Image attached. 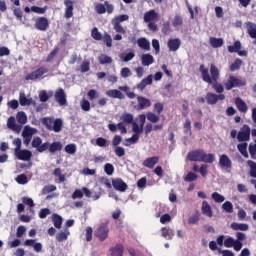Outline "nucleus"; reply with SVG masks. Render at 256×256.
Returning <instances> with one entry per match:
<instances>
[{"label":"nucleus","mask_w":256,"mask_h":256,"mask_svg":"<svg viewBox=\"0 0 256 256\" xmlns=\"http://www.w3.org/2000/svg\"><path fill=\"white\" fill-rule=\"evenodd\" d=\"M199 71L201 73L202 81H204V83H208V85H212L216 93L223 95V91H225V88H223V84L218 82L219 78L221 77V72L219 71V68H217L215 64H211L209 75V68L205 67V65L202 64L199 67Z\"/></svg>","instance_id":"1"},{"label":"nucleus","mask_w":256,"mask_h":256,"mask_svg":"<svg viewBox=\"0 0 256 256\" xmlns=\"http://www.w3.org/2000/svg\"><path fill=\"white\" fill-rule=\"evenodd\" d=\"M188 161L200 162V163H214L215 154L205 153L203 149L192 150L187 154Z\"/></svg>","instance_id":"2"},{"label":"nucleus","mask_w":256,"mask_h":256,"mask_svg":"<svg viewBox=\"0 0 256 256\" xmlns=\"http://www.w3.org/2000/svg\"><path fill=\"white\" fill-rule=\"evenodd\" d=\"M41 123L48 131H54V133H61L63 130V120L61 118L44 117L41 119Z\"/></svg>","instance_id":"3"},{"label":"nucleus","mask_w":256,"mask_h":256,"mask_svg":"<svg viewBox=\"0 0 256 256\" xmlns=\"http://www.w3.org/2000/svg\"><path fill=\"white\" fill-rule=\"evenodd\" d=\"M94 235L99 241H101V243H103V241H107V239H109V222L107 221L100 224Z\"/></svg>","instance_id":"4"},{"label":"nucleus","mask_w":256,"mask_h":256,"mask_svg":"<svg viewBox=\"0 0 256 256\" xmlns=\"http://www.w3.org/2000/svg\"><path fill=\"white\" fill-rule=\"evenodd\" d=\"M45 73H49V69L46 67H39L35 71H32L31 73L27 74L25 79L26 81H36V79H41Z\"/></svg>","instance_id":"5"},{"label":"nucleus","mask_w":256,"mask_h":256,"mask_svg":"<svg viewBox=\"0 0 256 256\" xmlns=\"http://www.w3.org/2000/svg\"><path fill=\"white\" fill-rule=\"evenodd\" d=\"M243 85H245V82L241 81V79L235 76H229V78L224 83L226 91H231V89L235 87H243Z\"/></svg>","instance_id":"6"},{"label":"nucleus","mask_w":256,"mask_h":256,"mask_svg":"<svg viewBox=\"0 0 256 256\" xmlns=\"http://www.w3.org/2000/svg\"><path fill=\"white\" fill-rule=\"evenodd\" d=\"M251 139V128L249 125L244 124L237 135V140L240 143H243V141H249Z\"/></svg>","instance_id":"7"},{"label":"nucleus","mask_w":256,"mask_h":256,"mask_svg":"<svg viewBox=\"0 0 256 256\" xmlns=\"http://www.w3.org/2000/svg\"><path fill=\"white\" fill-rule=\"evenodd\" d=\"M206 101L208 105H217L219 101H225V94H215L208 92L206 94Z\"/></svg>","instance_id":"8"},{"label":"nucleus","mask_w":256,"mask_h":256,"mask_svg":"<svg viewBox=\"0 0 256 256\" xmlns=\"http://www.w3.org/2000/svg\"><path fill=\"white\" fill-rule=\"evenodd\" d=\"M219 165L221 169H226L228 173H231V169L233 167V162L231 158L227 154H222L219 158Z\"/></svg>","instance_id":"9"},{"label":"nucleus","mask_w":256,"mask_h":256,"mask_svg":"<svg viewBox=\"0 0 256 256\" xmlns=\"http://www.w3.org/2000/svg\"><path fill=\"white\" fill-rule=\"evenodd\" d=\"M54 97L61 107L67 105V95L65 94V90H63V88H58L55 91Z\"/></svg>","instance_id":"10"},{"label":"nucleus","mask_w":256,"mask_h":256,"mask_svg":"<svg viewBox=\"0 0 256 256\" xmlns=\"http://www.w3.org/2000/svg\"><path fill=\"white\" fill-rule=\"evenodd\" d=\"M138 104L134 106L136 111H143V109H147V107H151V100L143 96H137Z\"/></svg>","instance_id":"11"},{"label":"nucleus","mask_w":256,"mask_h":256,"mask_svg":"<svg viewBox=\"0 0 256 256\" xmlns=\"http://www.w3.org/2000/svg\"><path fill=\"white\" fill-rule=\"evenodd\" d=\"M112 187L116 190V191H120V193H125V191H127V183H125L123 181V179L121 178H116L112 180Z\"/></svg>","instance_id":"12"},{"label":"nucleus","mask_w":256,"mask_h":256,"mask_svg":"<svg viewBox=\"0 0 256 256\" xmlns=\"http://www.w3.org/2000/svg\"><path fill=\"white\" fill-rule=\"evenodd\" d=\"M35 28L38 31H47L49 29V20L45 17H39L35 22Z\"/></svg>","instance_id":"13"},{"label":"nucleus","mask_w":256,"mask_h":256,"mask_svg":"<svg viewBox=\"0 0 256 256\" xmlns=\"http://www.w3.org/2000/svg\"><path fill=\"white\" fill-rule=\"evenodd\" d=\"M15 155L20 161H31V157H33V153L30 150H18Z\"/></svg>","instance_id":"14"},{"label":"nucleus","mask_w":256,"mask_h":256,"mask_svg":"<svg viewBox=\"0 0 256 256\" xmlns=\"http://www.w3.org/2000/svg\"><path fill=\"white\" fill-rule=\"evenodd\" d=\"M19 103L22 107H29V105H37V102L33 101V98H27L25 93H20Z\"/></svg>","instance_id":"15"},{"label":"nucleus","mask_w":256,"mask_h":256,"mask_svg":"<svg viewBox=\"0 0 256 256\" xmlns=\"http://www.w3.org/2000/svg\"><path fill=\"white\" fill-rule=\"evenodd\" d=\"M7 127L8 129H11L15 133H21V129H23V126L17 125V123L15 122V117L13 116L8 118Z\"/></svg>","instance_id":"16"},{"label":"nucleus","mask_w":256,"mask_h":256,"mask_svg":"<svg viewBox=\"0 0 256 256\" xmlns=\"http://www.w3.org/2000/svg\"><path fill=\"white\" fill-rule=\"evenodd\" d=\"M159 163V156L149 157L145 159L142 163L143 167L148 169H153Z\"/></svg>","instance_id":"17"},{"label":"nucleus","mask_w":256,"mask_h":256,"mask_svg":"<svg viewBox=\"0 0 256 256\" xmlns=\"http://www.w3.org/2000/svg\"><path fill=\"white\" fill-rule=\"evenodd\" d=\"M168 48H169V51H179V47H181V40L178 39V38H171L168 40Z\"/></svg>","instance_id":"18"},{"label":"nucleus","mask_w":256,"mask_h":256,"mask_svg":"<svg viewBox=\"0 0 256 256\" xmlns=\"http://www.w3.org/2000/svg\"><path fill=\"white\" fill-rule=\"evenodd\" d=\"M159 17V14L155 10H149L144 14V23H152Z\"/></svg>","instance_id":"19"},{"label":"nucleus","mask_w":256,"mask_h":256,"mask_svg":"<svg viewBox=\"0 0 256 256\" xmlns=\"http://www.w3.org/2000/svg\"><path fill=\"white\" fill-rule=\"evenodd\" d=\"M235 105L240 113H247L249 111V107H247V103L243 101L240 97L235 99Z\"/></svg>","instance_id":"20"},{"label":"nucleus","mask_w":256,"mask_h":256,"mask_svg":"<svg viewBox=\"0 0 256 256\" xmlns=\"http://www.w3.org/2000/svg\"><path fill=\"white\" fill-rule=\"evenodd\" d=\"M107 97H111L112 99H125V95L123 92L117 89H111L106 91Z\"/></svg>","instance_id":"21"},{"label":"nucleus","mask_w":256,"mask_h":256,"mask_svg":"<svg viewBox=\"0 0 256 256\" xmlns=\"http://www.w3.org/2000/svg\"><path fill=\"white\" fill-rule=\"evenodd\" d=\"M64 5L66 6L65 17L66 19H71V17H73V1L65 0Z\"/></svg>","instance_id":"22"},{"label":"nucleus","mask_w":256,"mask_h":256,"mask_svg":"<svg viewBox=\"0 0 256 256\" xmlns=\"http://www.w3.org/2000/svg\"><path fill=\"white\" fill-rule=\"evenodd\" d=\"M201 212L206 217H213V210L211 209V205H209L208 201L202 202Z\"/></svg>","instance_id":"23"},{"label":"nucleus","mask_w":256,"mask_h":256,"mask_svg":"<svg viewBox=\"0 0 256 256\" xmlns=\"http://www.w3.org/2000/svg\"><path fill=\"white\" fill-rule=\"evenodd\" d=\"M233 231H249V224L232 222L230 225Z\"/></svg>","instance_id":"24"},{"label":"nucleus","mask_w":256,"mask_h":256,"mask_svg":"<svg viewBox=\"0 0 256 256\" xmlns=\"http://www.w3.org/2000/svg\"><path fill=\"white\" fill-rule=\"evenodd\" d=\"M137 45L140 47V49H143L144 51H150L151 50V43L147 38H139L137 40Z\"/></svg>","instance_id":"25"},{"label":"nucleus","mask_w":256,"mask_h":256,"mask_svg":"<svg viewBox=\"0 0 256 256\" xmlns=\"http://www.w3.org/2000/svg\"><path fill=\"white\" fill-rule=\"evenodd\" d=\"M70 235L71 232L66 228L65 231H61L56 235V241H58V243H63V241H67V239H69Z\"/></svg>","instance_id":"26"},{"label":"nucleus","mask_w":256,"mask_h":256,"mask_svg":"<svg viewBox=\"0 0 256 256\" xmlns=\"http://www.w3.org/2000/svg\"><path fill=\"white\" fill-rule=\"evenodd\" d=\"M141 61L144 67H149V65H153L155 59L151 54H143L141 56Z\"/></svg>","instance_id":"27"},{"label":"nucleus","mask_w":256,"mask_h":256,"mask_svg":"<svg viewBox=\"0 0 256 256\" xmlns=\"http://www.w3.org/2000/svg\"><path fill=\"white\" fill-rule=\"evenodd\" d=\"M122 123L126 125H133L134 122V116L131 113H123L122 116L120 117Z\"/></svg>","instance_id":"28"},{"label":"nucleus","mask_w":256,"mask_h":256,"mask_svg":"<svg viewBox=\"0 0 256 256\" xmlns=\"http://www.w3.org/2000/svg\"><path fill=\"white\" fill-rule=\"evenodd\" d=\"M57 151H63V144L59 141H54L49 146V153H57Z\"/></svg>","instance_id":"29"},{"label":"nucleus","mask_w":256,"mask_h":256,"mask_svg":"<svg viewBox=\"0 0 256 256\" xmlns=\"http://www.w3.org/2000/svg\"><path fill=\"white\" fill-rule=\"evenodd\" d=\"M52 222L56 229H61V227L63 225V217H61L59 214H53Z\"/></svg>","instance_id":"30"},{"label":"nucleus","mask_w":256,"mask_h":256,"mask_svg":"<svg viewBox=\"0 0 256 256\" xmlns=\"http://www.w3.org/2000/svg\"><path fill=\"white\" fill-rule=\"evenodd\" d=\"M223 38H215L210 37V45L213 49H219V47H223Z\"/></svg>","instance_id":"31"},{"label":"nucleus","mask_w":256,"mask_h":256,"mask_svg":"<svg viewBox=\"0 0 256 256\" xmlns=\"http://www.w3.org/2000/svg\"><path fill=\"white\" fill-rule=\"evenodd\" d=\"M124 248L121 244H117L115 247L110 249L112 256H123Z\"/></svg>","instance_id":"32"},{"label":"nucleus","mask_w":256,"mask_h":256,"mask_svg":"<svg viewBox=\"0 0 256 256\" xmlns=\"http://www.w3.org/2000/svg\"><path fill=\"white\" fill-rule=\"evenodd\" d=\"M237 149L239 151V153H241V155L243 157H245V159H249V153L247 152V143H240L237 145Z\"/></svg>","instance_id":"33"},{"label":"nucleus","mask_w":256,"mask_h":256,"mask_svg":"<svg viewBox=\"0 0 256 256\" xmlns=\"http://www.w3.org/2000/svg\"><path fill=\"white\" fill-rule=\"evenodd\" d=\"M162 237L164 239L171 240L173 237H175V233H173V230L169 229L168 227H163L162 229Z\"/></svg>","instance_id":"34"},{"label":"nucleus","mask_w":256,"mask_h":256,"mask_svg":"<svg viewBox=\"0 0 256 256\" xmlns=\"http://www.w3.org/2000/svg\"><path fill=\"white\" fill-rule=\"evenodd\" d=\"M16 121L20 124V125H25V123H27V114H25V112L20 111L16 114Z\"/></svg>","instance_id":"35"},{"label":"nucleus","mask_w":256,"mask_h":256,"mask_svg":"<svg viewBox=\"0 0 256 256\" xmlns=\"http://www.w3.org/2000/svg\"><path fill=\"white\" fill-rule=\"evenodd\" d=\"M53 175L55 177H58L57 183H65V181H66L65 174L61 173V168L54 169Z\"/></svg>","instance_id":"36"},{"label":"nucleus","mask_w":256,"mask_h":256,"mask_svg":"<svg viewBox=\"0 0 256 256\" xmlns=\"http://www.w3.org/2000/svg\"><path fill=\"white\" fill-rule=\"evenodd\" d=\"M91 37L95 40V41H103V34H101V32H99V29L97 27H94L91 31Z\"/></svg>","instance_id":"37"},{"label":"nucleus","mask_w":256,"mask_h":256,"mask_svg":"<svg viewBox=\"0 0 256 256\" xmlns=\"http://www.w3.org/2000/svg\"><path fill=\"white\" fill-rule=\"evenodd\" d=\"M119 89L120 91H123L124 93H126V96L128 97V99H135V97H137L135 92H131V90L129 89V86H120Z\"/></svg>","instance_id":"38"},{"label":"nucleus","mask_w":256,"mask_h":256,"mask_svg":"<svg viewBox=\"0 0 256 256\" xmlns=\"http://www.w3.org/2000/svg\"><path fill=\"white\" fill-rule=\"evenodd\" d=\"M241 65H243V60L237 58L229 67L230 71H239L241 69Z\"/></svg>","instance_id":"39"},{"label":"nucleus","mask_w":256,"mask_h":256,"mask_svg":"<svg viewBox=\"0 0 256 256\" xmlns=\"http://www.w3.org/2000/svg\"><path fill=\"white\" fill-rule=\"evenodd\" d=\"M98 61L100 65H106V64L113 63V58H111V56L102 54L101 56H99Z\"/></svg>","instance_id":"40"},{"label":"nucleus","mask_w":256,"mask_h":256,"mask_svg":"<svg viewBox=\"0 0 256 256\" xmlns=\"http://www.w3.org/2000/svg\"><path fill=\"white\" fill-rule=\"evenodd\" d=\"M229 53H239L241 51V42L236 41L234 45L228 46Z\"/></svg>","instance_id":"41"},{"label":"nucleus","mask_w":256,"mask_h":256,"mask_svg":"<svg viewBox=\"0 0 256 256\" xmlns=\"http://www.w3.org/2000/svg\"><path fill=\"white\" fill-rule=\"evenodd\" d=\"M211 198L215 203H223L225 201V196L219 194L218 192L212 193Z\"/></svg>","instance_id":"42"},{"label":"nucleus","mask_w":256,"mask_h":256,"mask_svg":"<svg viewBox=\"0 0 256 256\" xmlns=\"http://www.w3.org/2000/svg\"><path fill=\"white\" fill-rule=\"evenodd\" d=\"M183 130L185 135H190V136L193 135V132L191 131V120L189 119L185 120V123L183 125Z\"/></svg>","instance_id":"43"},{"label":"nucleus","mask_w":256,"mask_h":256,"mask_svg":"<svg viewBox=\"0 0 256 256\" xmlns=\"http://www.w3.org/2000/svg\"><path fill=\"white\" fill-rule=\"evenodd\" d=\"M66 153H69V155H75L77 153V145L75 144H68L64 148Z\"/></svg>","instance_id":"44"},{"label":"nucleus","mask_w":256,"mask_h":256,"mask_svg":"<svg viewBox=\"0 0 256 256\" xmlns=\"http://www.w3.org/2000/svg\"><path fill=\"white\" fill-rule=\"evenodd\" d=\"M247 33L252 39H256V25L255 24H249L247 26Z\"/></svg>","instance_id":"45"},{"label":"nucleus","mask_w":256,"mask_h":256,"mask_svg":"<svg viewBox=\"0 0 256 256\" xmlns=\"http://www.w3.org/2000/svg\"><path fill=\"white\" fill-rule=\"evenodd\" d=\"M35 133V128H31L29 126H25L22 132V137H33Z\"/></svg>","instance_id":"46"},{"label":"nucleus","mask_w":256,"mask_h":256,"mask_svg":"<svg viewBox=\"0 0 256 256\" xmlns=\"http://www.w3.org/2000/svg\"><path fill=\"white\" fill-rule=\"evenodd\" d=\"M247 165L250 167V176L256 179V163L252 160H248Z\"/></svg>","instance_id":"47"},{"label":"nucleus","mask_w":256,"mask_h":256,"mask_svg":"<svg viewBox=\"0 0 256 256\" xmlns=\"http://www.w3.org/2000/svg\"><path fill=\"white\" fill-rule=\"evenodd\" d=\"M42 143H43V139H41V137H34L31 145L34 149H36V151H39V147H41Z\"/></svg>","instance_id":"48"},{"label":"nucleus","mask_w":256,"mask_h":256,"mask_svg":"<svg viewBox=\"0 0 256 256\" xmlns=\"http://www.w3.org/2000/svg\"><path fill=\"white\" fill-rule=\"evenodd\" d=\"M222 209L225 213H233V203L231 201H226L222 204Z\"/></svg>","instance_id":"49"},{"label":"nucleus","mask_w":256,"mask_h":256,"mask_svg":"<svg viewBox=\"0 0 256 256\" xmlns=\"http://www.w3.org/2000/svg\"><path fill=\"white\" fill-rule=\"evenodd\" d=\"M113 28L116 31V33H120L121 35H125L126 31L125 28L119 22H112Z\"/></svg>","instance_id":"50"},{"label":"nucleus","mask_w":256,"mask_h":256,"mask_svg":"<svg viewBox=\"0 0 256 256\" xmlns=\"http://www.w3.org/2000/svg\"><path fill=\"white\" fill-rule=\"evenodd\" d=\"M113 28L116 31V33H120L121 35H125L126 31L125 28L119 22H112Z\"/></svg>","instance_id":"51"},{"label":"nucleus","mask_w":256,"mask_h":256,"mask_svg":"<svg viewBox=\"0 0 256 256\" xmlns=\"http://www.w3.org/2000/svg\"><path fill=\"white\" fill-rule=\"evenodd\" d=\"M123 21H129V15H127V14H121V15H119V16H116V17L112 20V22H114V23H119V24L123 23Z\"/></svg>","instance_id":"52"},{"label":"nucleus","mask_w":256,"mask_h":256,"mask_svg":"<svg viewBox=\"0 0 256 256\" xmlns=\"http://www.w3.org/2000/svg\"><path fill=\"white\" fill-rule=\"evenodd\" d=\"M197 178V174L193 172H188L187 175L184 177V181H186V183H191L193 181H197Z\"/></svg>","instance_id":"53"},{"label":"nucleus","mask_w":256,"mask_h":256,"mask_svg":"<svg viewBox=\"0 0 256 256\" xmlns=\"http://www.w3.org/2000/svg\"><path fill=\"white\" fill-rule=\"evenodd\" d=\"M103 43L106 44L108 47H113V38H111V35L108 33H105L104 36H102Z\"/></svg>","instance_id":"54"},{"label":"nucleus","mask_w":256,"mask_h":256,"mask_svg":"<svg viewBox=\"0 0 256 256\" xmlns=\"http://www.w3.org/2000/svg\"><path fill=\"white\" fill-rule=\"evenodd\" d=\"M28 179H27V175L25 174H20L16 177V182L19 184V185H27L28 183Z\"/></svg>","instance_id":"55"},{"label":"nucleus","mask_w":256,"mask_h":256,"mask_svg":"<svg viewBox=\"0 0 256 256\" xmlns=\"http://www.w3.org/2000/svg\"><path fill=\"white\" fill-rule=\"evenodd\" d=\"M95 11L98 15H103L107 12V9L105 8V4L98 3L95 5Z\"/></svg>","instance_id":"56"},{"label":"nucleus","mask_w":256,"mask_h":256,"mask_svg":"<svg viewBox=\"0 0 256 256\" xmlns=\"http://www.w3.org/2000/svg\"><path fill=\"white\" fill-rule=\"evenodd\" d=\"M104 171L106 175H113V173H115V167L113 166V164L107 163L104 166Z\"/></svg>","instance_id":"57"},{"label":"nucleus","mask_w":256,"mask_h":256,"mask_svg":"<svg viewBox=\"0 0 256 256\" xmlns=\"http://www.w3.org/2000/svg\"><path fill=\"white\" fill-rule=\"evenodd\" d=\"M80 107L82 111H91V103L89 102V100L83 99L80 103Z\"/></svg>","instance_id":"58"},{"label":"nucleus","mask_w":256,"mask_h":256,"mask_svg":"<svg viewBox=\"0 0 256 256\" xmlns=\"http://www.w3.org/2000/svg\"><path fill=\"white\" fill-rule=\"evenodd\" d=\"M147 120L150 121V123H159V116L153 112H149L147 114Z\"/></svg>","instance_id":"59"},{"label":"nucleus","mask_w":256,"mask_h":256,"mask_svg":"<svg viewBox=\"0 0 256 256\" xmlns=\"http://www.w3.org/2000/svg\"><path fill=\"white\" fill-rule=\"evenodd\" d=\"M50 97L51 96H49V94H47V91H45V90H42L39 93V99H40L41 103H47V101H49Z\"/></svg>","instance_id":"60"},{"label":"nucleus","mask_w":256,"mask_h":256,"mask_svg":"<svg viewBox=\"0 0 256 256\" xmlns=\"http://www.w3.org/2000/svg\"><path fill=\"white\" fill-rule=\"evenodd\" d=\"M207 169H209V165H207V164H202V165L200 166V168H199L198 173H200V175H201L202 177H207V174L209 173V171H208Z\"/></svg>","instance_id":"61"},{"label":"nucleus","mask_w":256,"mask_h":256,"mask_svg":"<svg viewBox=\"0 0 256 256\" xmlns=\"http://www.w3.org/2000/svg\"><path fill=\"white\" fill-rule=\"evenodd\" d=\"M120 75L124 79H127V77H131V75H132L131 69H129L128 67L122 68L121 71H120Z\"/></svg>","instance_id":"62"},{"label":"nucleus","mask_w":256,"mask_h":256,"mask_svg":"<svg viewBox=\"0 0 256 256\" xmlns=\"http://www.w3.org/2000/svg\"><path fill=\"white\" fill-rule=\"evenodd\" d=\"M153 111L157 115H161V113H163V103L157 102L156 104H154Z\"/></svg>","instance_id":"63"},{"label":"nucleus","mask_w":256,"mask_h":256,"mask_svg":"<svg viewBox=\"0 0 256 256\" xmlns=\"http://www.w3.org/2000/svg\"><path fill=\"white\" fill-rule=\"evenodd\" d=\"M248 149L251 159H256V144H250Z\"/></svg>","instance_id":"64"}]
</instances>
